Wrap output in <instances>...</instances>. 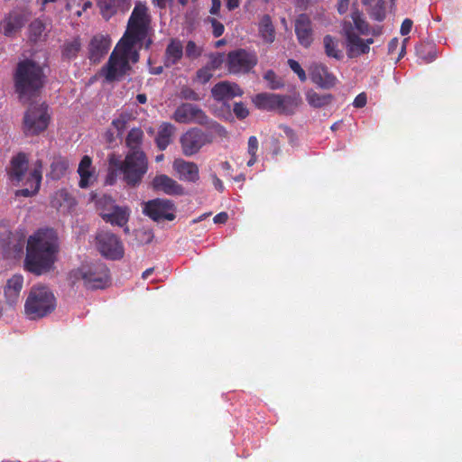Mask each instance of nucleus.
<instances>
[{
    "mask_svg": "<svg viewBox=\"0 0 462 462\" xmlns=\"http://www.w3.org/2000/svg\"><path fill=\"white\" fill-rule=\"evenodd\" d=\"M58 248L57 236L52 229L38 231L28 239L25 270L36 275L50 272L56 261Z\"/></svg>",
    "mask_w": 462,
    "mask_h": 462,
    "instance_id": "obj_1",
    "label": "nucleus"
},
{
    "mask_svg": "<svg viewBox=\"0 0 462 462\" xmlns=\"http://www.w3.org/2000/svg\"><path fill=\"white\" fill-rule=\"evenodd\" d=\"M108 163L106 183L113 185L116 178L120 177L130 188H136L142 183L149 168L148 158L143 151L127 152L124 160L113 154L109 157Z\"/></svg>",
    "mask_w": 462,
    "mask_h": 462,
    "instance_id": "obj_2",
    "label": "nucleus"
},
{
    "mask_svg": "<svg viewBox=\"0 0 462 462\" xmlns=\"http://www.w3.org/2000/svg\"><path fill=\"white\" fill-rule=\"evenodd\" d=\"M46 75L36 61L25 59L17 63L14 73V89L20 98L36 96L44 87Z\"/></svg>",
    "mask_w": 462,
    "mask_h": 462,
    "instance_id": "obj_3",
    "label": "nucleus"
},
{
    "mask_svg": "<svg viewBox=\"0 0 462 462\" xmlns=\"http://www.w3.org/2000/svg\"><path fill=\"white\" fill-rule=\"evenodd\" d=\"M135 46V44L120 39L106 64L101 69L106 81L113 82L122 79L132 69L130 62H138L140 55L139 50Z\"/></svg>",
    "mask_w": 462,
    "mask_h": 462,
    "instance_id": "obj_4",
    "label": "nucleus"
},
{
    "mask_svg": "<svg viewBox=\"0 0 462 462\" xmlns=\"http://www.w3.org/2000/svg\"><path fill=\"white\" fill-rule=\"evenodd\" d=\"M150 24L151 16L146 4L137 2L128 19L126 31L121 39L139 45V49L143 44L145 49H149L152 43V39L148 37Z\"/></svg>",
    "mask_w": 462,
    "mask_h": 462,
    "instance_id": "obj_5",
    "label": "nucleus"
},
{
    "mask_svg": "<svg viewBox=\"0 0 462 462\" xmlns=\"http://www.w3.org/2000/svg\"><path fill=\"white\" fill-rule=\"evenodd\" d=\"M56 308V299L46 286H33L24 304L25 314L30 319H42Z\"/></svg>",
    "mask_w": 462,
    "mask_h": 462,
    "instance_id": "obj_6",
    "label": "nucleus"
},
{
    "mask_svg": "<svg viewBox=\"0 0 462 462\" xmlns=\"http://www.w3.org/2000/svg\"><path fill=\"white\" fill-rule=\"evenodd\" d=\"M171 118L180 124L196 123L201 125H208L209 128L218 136H227V131L224 126L215 121H210L201 108L191 103H182L177 106Z\"/></svg>",
    "mask_w": 462,
    "mask_h": 462,
    "instance_id": "obj_7",
    "label": "nucleus"
},
{
    "mask_svg": "<svg viewBox=\"0 0 462 462\" xmlns=\"http://www.w3.org/2000/svg\"><path fill=\"white\" fill-rule=\"evenodd\" d=\"M74 276L82 279L88 289H104L110 282L109 270L104 263L82 266L74 273Z\"/></svg>",
    "mask_w": 462,
    "mask_h": 462,
    "instance_id": "obj_8",
    "label": "nucleus"
},
{
    "mask_svg": "<svg viewBox=\"0 0 462 462\" xmlns=\"http://www.w3.org/2000/svg\"><path fill=\"white\" fill-rule=\"evenodd\" d=\"M49 123L48 106L44 103L32 105L23 116V132L26 135H38L46 130Z\"/></svg>",
    "mask_w": 462,
    "mask_h": 462,
    "instance_id": "obj_9",
    "label": "nucleus"
},
{
    "mask_svg": "<svg viewBox=\"0 0 462 462\" xmlns=\"http://www.w3.org/2000/svg\"><path fill=\"white\" fill-rule=\"evenodd\" d=\"M258 58L255 52L245 49H237L228 52L226 67L231 74H246L257 64Z\"/></svg>",
    "mask_w": 462,
    "mask_h": 462,
    "instance_id": "obj_10",
    "label": "nucleus"
},
{
    "mask_svg": "<svg viewBox=\"0 0 462 462\" xmlns=\"http://www.w3.org/2000/svg\"><path fill=\"white\" fill-rule=\"evenodd\" d=\"M212 142V134L204 132L198 127L189 129L180 138L182 153L185 156H192L198 153L203 146Z\"/></svg>",
    "mask_w": 462,
    "mask_h": 462,
    "instance_id": "obj_11",
    "label": "nucleus"
},
{
    "mask_svg": "<svg viewBox=\"0 0 462 462\" xmlns=\"http://www.w3.org/2000/svg\"><path fill=\"white\" fill-rule=\"evenodd\" d=\"M96 246L102 256L118 260L124 256V246L120 238L110 231L101 230L96 235Z\"/></svg>",
    "mask_w": 462,
    "mask_h": 462,
    "instance_id": "obj_12",
    "label": "nucleus"
},
{
    "mask_svg": "<svg viewBox=\"0 0 462 462\" xmlns=\"http://www.w3.org/2000/svg\"><path fill=\"white\" fill-rule=\"evenodd\" d=\"M174 203L167 199H154L144 203L143 212L155 222L175 218Z\"/></svg>",
    "mask_w": 462,
    "mask_h": 462,
    "instance_id": "obj_13",
    "label": "nucleus"
},
{
    "mask_svg": "<svg viewBox=\"0 0 462 462\" xmlns=\"http://www.w3.org/2000/svg\"><path fill=\"white\" fill-rule=\"evenodd\" d=\"M342 30L346 40L348 57L356 58L369 52L370 45L374 43L373 38H368L365 41L361 39L359 35L354 32L351 22H344Z\"/></svg>",
    "mask_w": 462,
    "mask_h": 462,
    "instance_id": "obj_14",
    "label": "nucleus"
},
{
    "mask_svg": "<svg viewBox=\"0 0 462 462\" xmlns=\"http://www.w3.org/2000/svg\"><path fill=\"white\" fill-rule=\"evenodd\" d=\"M42 180V160H37L34 162L33 168L31 170L24 181V184L29 186V188H24L16 190L15 196L28 198L36 195L40 189Z\"/></svg>",
    "mask_w": 462,
    "mask_h": 462,
    "instance_id": "obj_15",
    "label": "nucleus"
},
{
    "mask_svg": "<svg viewBox=\"0 0 462 462\" xmlns=\"http://www.w3.org/2000/svg\"><path fill=\"white\" fill-rule=\"evenodd\" d=\"M295 34L299 43L309 48L313 42L312 22L306 14H300L295 20Z\"/></svg>",
    "mask_w": 462,
    "mask_h": 462,
    "instance_id": "obj_16",
    "label": "nucleus"
},
{
    "mask_svg": "<svg viewBox=\"0 0 462 462\" xmlns=\"http://www.w3.org/2000/svg\"><path fill=\"white\" fill-rule=\"evenodd\" d=\"M28 168V155L23 152H18L16 155L13 156L10 161V165L7 169L9 179L17 183L23 181L26 179L25 173L27 172Z\"/></svg>",
    "mask_w": 462,
    "mask_h": 462,
    "instance_id": "obj_17",
    "label": "nucleus"
},
{
    "mask_svg": "<svg viewBox=\"0 0 462 462\" xmlns=\"http://www.w3.org/2000/svg\"><path fill=\"white\" fill-rule=\"evenodd\" d=\"M25 24L24 14L19 10H12L0 22V32L6 37L14 36Z\"/></svg>",
    "mask_w": 462,
    "mask_h": 462,
    "instance_id": "obj_18",
    "label": "nucleus"
},
{
    "mask_svg": "<svg viewBox=\"0 0 462 462\" xmlns=\"http://www.w3.org/2000/svg\"><path fill=\"white\" fill-rule=\"evenodd\" d=\"M243 94L244 91L236 83L229 81H220L211 88L212 97L218 102L228 101Z\"/></svg>",
    "mask_w": 462,
    "mask_h": 462,
    "instance_id": "obj_19",
    "label": "nucleus"
},
{
    "mask_svg": "<svg viewBox=\"0 0 462 462\" xmlns=\"http://www.w3.org/2000/svg\"><path fill=\"white\" fill-rule=\"evenodd\" d=\"M151 185L153 190L167 195L180 196L184 194V188L166 174L156 175Z\"/></svg>",
    "mask_w": 462,
    "mask_h": 462,
    "instance_id": "obj_20",
    "label": "nucleus"
},
{
    "mask_svg": "<svg viewBox=\"0 0 462 462\" xmlns=\"http://www.w3.org/2000/svg\"><path fill=\"white\" fill-rule=\"evenodd\" d=\"M111 44L110 38L102 34L92 37L88 44V59L92 63H98L107 53Z\"/></svg>",
    "mask_w": 462,
    "mask_h": 462,
    "instance_id": "obj_21",
    "label": "nucleus"
},
{
    "mask_svg": "<svg viewBox=\"0 0 462 462\" xmlns=\"http://www.w3.org/2000/svg\"><path fill=\"white\" fill-rule=\"evenodd\" d=\"M310 78L313 83L324 89L333 88L337 81V78L322 63H315L310 67Z\"/></svg>",
    "mask_w": 462,
    "mask_h": 462,
    "instance_id": "obj_22",
    "label": "nucleus"
},
{
    "mask_svg": "<svg viewBox=\"0 0 462 462\" xmlns=\"http://www.w3.org/2000/svg\"><path fill=\"white\" fill-rule=\"evenodd\" d=\"M173 169L181 180L195 183L199 180V166L193 162L176 159L173 162Z\"/></svg>",
    "mask_w": 462,
    "mask_h": 462,
    "instance_id": "obj_23",
    "label": "nucleus"
},
{
    "mask_svg": "<svg viewBox=\"0 0 462 462\" xmlns=\"http://www.w3.org/2000/svg\"><path fill=\"white\" fill-rule=\"evenodd\" d=\"M50 203L57 210L69 213L75 207L76 199L66 189H60L52 194Z\"/></svg>",
    "mask_w": 462,
    "mask_h": 462,
    "instance_id": "obj_24",
    "label": "nucleus"
},
{
    "mask_svg": "<svg viewBox=\"0 0 462 462\" xmlns=\"http://www.w3.org/2000/svg\"><path fill=\"white\" fill-rule=\"evenodd\" d=\"M23 286V277L21 274H14L7 280L4 294L9 305L13 306L18 302Z\"/></svg>",
    "mask_w": 462,
    "mask_h": 462,
    "instance_id": "obj_25",
    "label": "nucleus"
},
{
    "mask_svg": "<svg viewBox=\"0 0 462 462\" xmlns=\"http://www.w3.org/2000/svg\"><path fill=\"white\" fill-rule=\"evenodd\" d=\"M131 209L127 206L116 205L108 214H105L103 219L106 223H109L112 226L124 227L129 221Z\"/></svg>",
    "mask_w": 462,
    "mask_h": 462,
    "instance_id": "obj_26",
    "label": "nucleus"
},
{
    "mask_svg": "<svg viewBox=\"0 0 462 462\" xmlns=\"http://www.w3.org/2000/svg\"><path fill=\"white\" fill-rule=\"evenodd\" d=\"M183 56V46L180 41L171 39L164 53V66L170 68L176 65Z\"/></svg>",
    "mask_w": 462,
    "mask_h": 462,
    "instance_id": "obj_27",
    "label": "nucleus"
},
{
    "mask_svg": "<svg viewBox=\"0 0 462 462\" xmlns=\"http://www.w3.org/2000/svg\"><path fill=\"white\" fill-rule=\"evenodd\" d=\"M91 158L88 155L83 156L78 168V173L80 177L79 186L82 189L89 187L94 181V171L91 170Z\"/></svg>",
    "mask_w": 462,
    "mask_h": 462,
    "instance_id": "obj_28",
    "label": "nucleus"
},
{
    "mask_svg": "<svg viewBox=\"0 0 462 462\" xmlns=\"http://www.w3.org/2000/svg\"><path fill=\"white\" fill-rule=\"evenodd\" d=\"M175 126L171 123H162L155 137L156 146L160 151H164L171 143Z\"/></svg>",
    "mask_w": 462,
    "mask_h": 462,
    "instance_id": "obj_29",
    "label": "nucleus"
},
{
    "mask_svg": "<svg viewBox=\"0 0 462 462\" xmlns=\"http://www.w3.org/2000/svg\"><path fill=\"white\" fill-rule=\"evenodd\" d=\"M258 32L262 40L266 43L275 41V27L269 14H263L258 23Z\"/></svg>",
    "mask_w": 462,
    "mask_h": 462,
    "instance_id": "obj_30",
    "label": "nucleus"
},
{
    "mask_svg": "<svg viewBox=\"0 0 462 462\" xmlns=\"http://www.w3.org/2000/svg\"><path fill=\"white\" fill-rule=\"evenodd\" d=\"M280 95L273 93H260L254 98V103L260 109L276 110L279 106Z\"/></svg>",
    "mask_w": 462,
    "mask_h": 462,
    "instance_id": "obj_31",
    "label": "nucleus"
},
{
    "mask_svg": "<svg viewBox=\"0 0 462 462\" xmlns=\"http://www.w3.org/2000/svg\"><path fill=\"white\" fill-rule=\"evenodd\" d=\"M143 137L144 134L141 128H132L125 137V145L129 149L128 152L143 151Z\"/></svg>",
    "mask_w": 462,
    "mask_h": 462,
    "instance_id": "obj_32",
    "label": "nucleus"
},
{
    "mask_svg": "<svg viewBox=\"0 0 462 462\" xmlns=\"http://www.w3.org/2000/svg\"><path fill=\"white\" fill-rule=\"evenodd\" d=\"M69 169V161L62 156H56L51 163L50 177L52 180L61 179Z\"/></svg>",
    "mask_w": 462,
    "mask_h": 462,
    "instance_id": "obj_33",
    "label": "nucleus"
},
{
    "mask_svg": "<svg viewBox=\"0 0 462 462\" xmlns=\"http://www.w3.org/2000/svg\"><path fill=\"white\" fill-rule=\"evenodd\" d=\"M306 99L312 107L320 108L330 104L333 96L331 94H319L313 89H310L306 93Z\"/></svg>",
    "mask_w": 462,
    "mask_h": 462,
    "instance_id": "obj_34",
    "label": "nucleus"
},
{
    "mask_svg": "<svg viewBox=\"0 0 462 462\" xmlns=\"http://www.w3.org/2000/svg\"><path fill=\"white\" fill-rule=\"evenodd\" d=\"M97 6L103 18L109 20L117 14L121 6V0H97Z\"/></svg>",
    "mask_w": 462,
    "mask_h": 462,
    "instance_id": "obj_35",
    "label": "nucleus"
},
{
    "mask_svg": "<svg viewBox=\"0 0 462 462\" xmlns=\"http://www.w3.org/2000/svg\"><path fill=\"white\" fill-rule=\"evenodd\" d=\"M96 208L102 219L105 218V214H108L116 207L115 199L109 195H102L96 199Z\"/></svg>",
    "mask_w": 462,
    "mask_h": 462,
    "instance_id": "obj_36",
    "label": "nucleus"
},
{
    "mask_svg": "<svg viewBox=\"0 0 462 462\" xmlns=\"http://www.w3.org/2000/svg\"><path fill=\"white\" fill-rule=\"evenodd\" d=\"M299 103L296 98L290 96L280 95L279 106L277 111L280 114L292 115L298 106Z\"/></svg>",
    "mask_w": 462,
    "mask_h": 462,
    "instance_id": "obj_37",
    "label": "nucleus"
},
{
    "mask_svg": "<svg viewBox=\"0 0 462 462\" xmlns=\"http://www.w3.org/2000/svg\"><path fill=\"white\" fill-rule=\"evenodd\" d=\"M351 18L353 20V27L359 34L367 35L370 32V26L368 23L363 18V14L360 11L355 10L351 13Z\"/></svg>",
    "mask_w": 462,
    "mask_h": 462,
    "instance_id": "obj_38",
    "label": "nucleus"
},
{
    "mask_svg": "<svg viewBox=\"0 0 462 462\" xmlns=\"http://www.w3.org/2000/svg\"><path fill=\"white\" fill-rule=\"evenodd\" d=\"M325 53L327 56L340 60L342 52L337 49V41L331 35H326L323 39Z\"/></svg>",
    "mask_w": 462,
    "mask_h": 462,
    "instance_id": "obj_39",
    "label": "nucleus"
},
{
    "mask_svg": "<svg viewBox=\"0 0 462 462\" xmlns=\"http://www.w3.org/2000/svg\"><path fill=\"white\" fill-rule=\"evenodd\" d=\"M131 120V115L128 113H122L112 121V125L116 129L117 134L122 136L128 122Z\"/></svg>",
    "mask_w": 462,
    "mask_h": 462,
    "instance_id": "obj_40",
    "label": "nucleus"
},
{
    "mask_svg": "<svg viewBox=\"0 0 462 462\" xmlns=\"http://www.w3.org/2000/svg\"><path fill=\"white\" fill-rule=\"evenodd\" d=\"M259 147L258 139L256 136L252 135L248 138L247 152L250 155V159L247 162V166L251 167L257 162V151Z\"/></svg>",
    "mask_w": 462,
    "mask_h": 462,
    "instance_id": "obj_41",
    "label": "nucleus"
},
{
    "mask_svg": "<svg viewBox=\"0 0 462 462\" xmlns=\"http://www.w3.org/2000/svg\"><path fill=\"white\" fill-rule=\"evenodd\" d=\"M80 42L79 39H75L72 42H67L64 45L62 54L68 59L75 58L80 50Z\"/></svg>",
    "mask_w": 462,
    "mask_h": 462,
    "instance_id": "obj_42",
    "label": "nucleus"
},
{
    "mask_svg": "<svg viewBox=\"0 0 462 462\" xmlns=\"http://www.w3.org/2000/svg\"><path fill=\"white\" fill-rule=\"evenodd\" d=\"M263 79L268 82L269 88L271 89H279L282 88L284 85L282 80L278 78L276 73L272 69H269L264 73Z\"/></svg>",
    "mask_w": 462,
    "mask_h": 462,
    "instance_id": "obj_43",
    "label": "nucleus"
},
{
    "mask_svg": "<svg viewBox=\"0 0 462 462\" xmlns=\"http://www.w3.org/2000/svg\"><path fill=\"white\" fill-rule=\"evenodd\" d=\"M202 54V49L199 47L195 42L189 41L185 48V55L190 60H195L200 57Z\"/></svg>",
    "mask_w": 462,
    "mask_h": 462,
    "instance_id": "obj_44",
    "label": "nucleus"
},
{
    "mask_svg": "<svg viewBox=\"0 0 462 462\" xmlns=\"http://www.w3.org/2000/svg\"><path fill=\"white\" fill-rule=\"evenodd\" d=\"M288 65L291 68V69L297 74L301 82L306 81L307 76L305 70L301 68L300 64L297 60L293 59H289Z\"/></svg>",
    "mask_w": 462,
    "mask_h": 462,
    "instance_id": "obj_45",
    "label": "nucleus"
},
{
    "mask_svg": "<svg viewBox=\"0 0 462 462\" xmlns=\"http://www.w3.org/2000/svg\"><path fill=\"white\" fill-rule=\"evenodd\" d=\"M180 97L190 101H198L200 99L199 95L191 88L184 86L180 88Z\"/></svg>",
    "mask_w": 462,
    "mask_h": 462,
    "instance_id": "obj_46",
    "label": "nucleus"
},
{
    "mask_svg": "<svg viewBox=\"0 0 462 462\" xmlns=\"http://www.w3.org/2000/svg\"><path fill=\"white\" fill-rule=\"evenodd\" d=\"M372 16L376 21H383L385 17L384 1L378 0L372 11Z\"/></svg>",
    "mask_w": 462,
    "mask_h": 462,
    "instance_id": "obj_47",
    "label": "nucleus"
},
{
    "mask_svg": "<svg viewBox=\"0 0 462 462\" xmlns=\"http://www.w3.org/2000/svg\"><path fill=\"white\" fill-rule=\"evenodd\" d=\"M233 111L236 116L240 120L246 118L249 115V110L243 102H236Z\"/></svg>",
    "mask_w": 462,
    "mask_h": 462,
    "instance_id": "obj_48",
    "label": "nucleus"
},
{
    "mask_svg": "<svg viewBox=\"0 0 462 462\" xmlns=\"http://www.w3.org/2000/svg\"><path fill=\"white\" fill-rule=\"evenodd\" d=\"M207 21L208 23H210V24L212 26V33H213L214 37L218 38L224 33L225 27L222 23L217 21L216 18H212V17H208L207 19Z\"/></svg>",
    "mask_w": 462,
    "mask_h": 462,
    "instance_id": "obj_49",
    "label": "nucleus"
},
{
    "mask_svg": "<svg viewBox=\"0 0 462 462\" xmlns=\"http://www.w3.org/2000/svg\"><path fill=\"white\" fill-rule=\"evenodd\" d=\"M225 55L223 53H216L210 56L208 68L211 69H217L221 67L224 61H226Z\"/></svg>",
    "mask_w": 462,
    "mask_h": 462,
    "instance_id": "obj_50",
    "label": "nucleus"
},
{
    "mask_svg": "<svg viewBox=\"0 0 462 462\" xmlns=\"http://www.w3.org/2000/svg\"><path fill=\"white\" fill-rule=\"evenodd\" d=\"M45 26L41 21H34L30 24V32L32 36H34V40H36L39 36L42 35L44 31Z\"/></svg>",
    "mask_w": 462,
    "mask_h": 462,
    "instance_id": "obj_51",
    "label": "nucleus"
},
{
    "mask_svg": "<svg viewBox=\"0 0 462 462\" xmlns=\"http://www.w3.org/2000/svg\"><path fill=\"white\" fill-rule=\"evenodd\" d=\"M211 69L205 67L197 71V78L202 84L208 82L212 78Z\"/></svg>",
    "mask_w": 462,
    "mask_h": 462,
    "instance_id": "obj_52",
    "label": "nucleus"
},
{
    "mask_svg": "<svg viewBox=\"0 0 462 462\" xmlns=\"http://www.w3.org/2000/svg\"><path fill=\"white\" fill-rule=\"evenodd\" d=\"M135 236L137 237L141 238L142 242H144L146 244L150 243L152 240V233L151 231H145V230H137L135 232Z\"/></svg>",
    "mask_w": 462,
    "mask_h": 462,
    "instance_id": "obj_53",
    "label": "nucleus"
},
{
    "mask_svg": "<svg viewBox=\"0 0 462 462\" xmlns=\"http://www.w3.org/2000/svg\"><path fill=\"white\" fill-rule=\"evenodd\" d=\"M412 24H413V22L411 19H409V18L404 19L403 22L402 23L401 29H400L401 34L403 36L409 34L411 30Z\"/></svg>",
    "mask_w": 462,
    "mask_h": 462,
    "instance_id": "obj_54",
    "label": "nucleus"
},
{
    "mask_svg": "<svg viewBox=\"0 0 462 462\" xmlns=\"http://www.w3.org/2000/svg\"><path fill=\"white\" fill-rule=\"evenodd\" d=\"M366 95L365 93H360L356 97L353 105L356 108H362L366 105Z\"/></svg>",
    "mask_w": 462,
    "mask_h": 462,
    "instance_id": "obj_55",
    "label": "nucleus"
},
{
    "mask_svg": "<svg viewBox=\"0 0 462 462\" xmlns=\"http://www.w3.org/2000/svg\"><path fill=\"white\" fill-rule=\"evenodd\" d=\"M210 178L212 180V183H213L214 188L218 192H223L224 189H225V186L223 184V181L217 176L216 173H211L210 174Z\"/></svg>",
    "mask_w": 462,
    "mask_h": 462,
    "instance_id": "obj_56",
    "label": "nucleus"
},
{
    "mask_svg": "<svg viewBox=\"0 0 462 462\" xmlns=\"http://www.w3.org/2000/svg\"><path fill=\"white\" fill-rule=\"evenodd\" d=\"M349 0H337V12L340 14H344L348 10Z\"/></svg>",
    "mask_w": 462,
    "mask_h": 462,
    "instance_id": "obj_57",
    "label": "nucleus"
},
{
    "mask_svg": "<svg viewBox=\"0 0 462 462\" xmlns=\"http://www.w3.org/2000/svg\"><path fill=\"white\" fill-rule=\"evenodd\" d=\"M228 219V215L226 212H220L217 214L213 220L216 224H225Z\"/></svg>",
    "mask_w": 462,
    "mask_h": 462,
    "instance_id": "obj_58",
    "label": "nucleus"
},
{
    "mask_svg": "<svg viewBox=\"0 0 462 462\" xmlns=\"http://www.w3.org/2000/svg\"><path fill=\"white\" fill-rule=\"evenodd\" d=\"M221 7V0H211V7L209 13L211 14H218Z\"/></svg>",
    "mask_w": 462,
    "mask_h": 462,
    "instance_id": "obj_59",
    "label": "nucleus"
},
{
    "mask_svg": "<svg viewBox=\"0 0 462 462\" xmlns=\"http://www.w3.org/2000/svg\"><path fill=\"white\" fill-rule=\"evenodd\" d=\"M399 45V40L397 38L392 39L388 43V51L390 54L393 53Z\"/></svg>",
    "mask_w": 462,
    "mask_h": 462,
    "instance_id": "obj_60",
    "label": "nucleus"
},
{
    "mask_svg": "<svg viewBox=\"0 0 462 462\" xmlns=\"http://www.w3.org/2000/svg\"><path fill=\"white\" fill-rule=\"evenodd\" d=\"M280 128L283 130V132L285 133V134L290 138V139H293L295 137V134H294V131L288 125H280Z\"/></svg>",
    "mask_w": 462,
    "mask_h": 462,
    "instance_id": "obj_61",
    "label": "nucleus"
},
{
    "mask_svg": "<svg viewBox=\"0 0 462 462\" xmlns=\"http://www.w3.org/2000/svg\"><path fill=\"white\" fill-rule=\"evenodd\" d=\"M226 8L230 11L237 8L239 6V0H226Z\"/></svg>",
    "mask_w": 462,
    "mask_h": 462,
    "instance_id": "obj_62",
    "label": "nucleus"
},
{
    "mask_svg": "<svg viewBox=\"0 0 462 462\" xmlns=\"http://www.w3.org/2000/svg\"><path fill=\"white\" fill-rule=\"evenodd\" d=\"M152 4L161 9H164L167 5V0H152Z\"/></svg>",
    "mask_w": 462,
    "mask_h": 462,
    "instance_id": "obj_63",
    "label": "nucleus"
},
{
    "mask_svg": "<svg viewBox=\"0 0 462 462\" xmlns=\"http://www.w3.org/2000/svg\"><path fill=\"white\" fill-rule=\"evenodd\" d=\"M162 70H163V67L162 66H159V67L152 68L150 69V72L152 75H160V74L162 73Z\"/></svg>",
    "mask_w": 462,
    "mask_h": 462,
    "instance_id": "obj_64",
    "label": "nucleus"
}]
</instances>
